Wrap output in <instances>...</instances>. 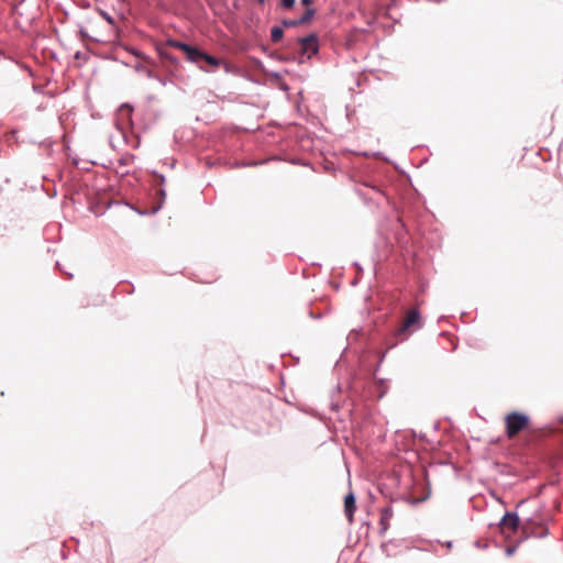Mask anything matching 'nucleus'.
<instances>
[{
	"label": "nucleus",
	"instance_id": "obj_1",
	"mask_svg": "<svg viewBox=\"0 0 563 563\" xmlns=\"http://www.w3.org/2000/svg\"><path fill=\"white\" fill-rule=\"evenodd\" d=\"M386 356V352L380 353L378 363L369 375H362L356 368H347L346 389L353 400H364L366 398L382 399L387 393L386 379L375 377L380 364Z\"/></svg>",
	"mask_w": 563,
	"mask_h": 563
},
{
	"label": "nucleus",
	"instance_id": "obj_2",
	"mask_svg": "<svg viewBox=\"0 0 563 563\" xmlns=\"http://www.w3.org/2000/svg\"><path fill=\"white\" fill-rule=\"evenodd\" d=\"M508 518L509 529L514 532L520 531V541L527 540L531 537L545 538L549 534L548 520L545 517H529L521 521L517 511H505Z\"/></svg>",
	"mask_w": 563,
	"mask_h": 563
},
{
	"label": "nucleus",
	"instance_id": "obj_3",
	"mask_svg": "<svg viewBox=\"0 0 563 563\" xmlns=\"http://www.w3.org/2000/svg\"><path fill=\"white\" fill-rule=\"evenodd\" d=\"M286 47L288 49L294 51V54L287 56H280V60H295L298 57H303L308 55L310 58L311 55H314L319 52V37L317 33H309L306 36L297 37L295 41H288L286 43Z\"/></svg>",
	"mask_w": 563,
	"mask_h": 563
},
{
	"label": "nucleus",
	"instance_id": "obj_4",
	"mask_svg": "<svg viewBox=\"0 0 563 563\" xmlns=\"http://www.w3.org/2000/svg\"><path fill=\"white\" fill-rule=\"evenodd\" d=\"M417 297L418 295H415L417 306L407 313L405 321L393 331L395 338L405 340L410 333L422 328L423 321L419 310L421 302L418 301Z\"/></svg>",
	"mask_w": 563,
	"mask_h": 563
},
{
	"label": "nucleus",
	"instance_id": "obj_5",
	"mask_svg": "<svg viewBox=\"0 0 563 563\" xmlns=\"http://www.w3.org/2000/svg\"><path fill=\"white\" fill-rule=\"evenodd\" d=\"M153 175H154V181H153V186L156 187V196H157V201L152 203L151 207L148 208H136V207H131L135 212H137L141 216H153L155 213H157L164 202H165V199H166V190L164 188V184H165V176L163 174H159L157 172H153Z\"/></svg>",
	"mask_w": 563,
	"mask_h": 563
},
{
	"label": "nucleus",
	"instance_id": "obj_6",
	"mask_svg": "<svg viewBox=\"0 0 563 563\" xmlns=\"http://www.w3.org/2000/svg\"><path fill=\"white\" fill-rule=\"evenodd\" d=\"M530 426L529 415L520 411H511L505 417V432L508 438L516 437Z\"/></svg>",
	"mask_w": 563,
	"mask_h": 563
},
{
	"label": "nucleus",
	"instance_id": "obj_7",
	"mask_svg": "<svg viewBox=\"0 0 563 563\" xmlns=\"http://www.w3.org/2000/svg\"><path fill=\"white\" fill-rule=\"evenodd\" d=\"M541 435L554 439L556 444L563 450V426L548 424L541 430Z\"/></svg>",
	"mask_w": 563,
	"mask_h": 563
},
{
	"label": "nucleus",
	"instance_id": "obj_8",
	"mask_svg": "<svg viewBox=\"0 0 563 563\" xmlns=\"http://www.w3.org/2000/svg\"><path fill=\"white\" fill-rule=\"evenodd\" d=\"M356 510V497L353 492H350L344 497V514L350 522H352L354 512Z\"/></svg>",
	"mask_w": 563,
	"mask_h": 563
},
{
	"label": "nucleus",
	"instance_id": "obj_9",
	"mask_svg": "<svg viewBox=\"0 0 563 563\" xmlns=\"http://www.w3.org/2000/svg\"><path fill=\"white\" fill-rule=\"evenodd\" d=\"M205 49L199 46L188 45V48L185 51V56L188 62L199 64L202 62V56H205Z\"/></svg>",
	"mask_w": 563,
	"mask_h": 563
},
{
	"label": "nucleus",
	"instance_id": "obj_10",
	"mask_svg": "<svg viewBox=\"0 0 563 563\" xmlns=\"http://www.w3.org/2000/svg\"><path fill=\"white\" fill-rule=\"evenodd\" d=\"M393 517V508L386 506L382 509L379 519V536L383 537L389 528V519Z\"/></svg>",
	"mask_w": 563,
	"mask_h": 563
},
{
	"label": "nucleus",
	"instance_id": "obj_11",
	"mask_svg": "<svg viewBox=\"0 0 563 563\" xmlns=\"http://www.w3.org/2000/svg\"><path fill=\"white\" fill-rule=\"evenodd\" d=\"M158 55L163 62H167L172 65L176 66L179 63L178 58L164 47L158 48Z\"/></svg>",
	"mask_w": 563,
	"mask_h": 563
},
{
	"label": "nucleus",
	"instance_id": "obj_12",
	"mask_svg": "<svg viewBox=\"0 0 563 563\" xmlns=\"http://www.w3.org/2000/svg\"><path fill=\"white\" fill-rule=\"evenodd\" d=\"M317 10L313 7L306 8L303 14L298 18V22L300 25H306L311 22L314 18Z\"/></svg>",
	"mask_w": 563,
	"mask_h": 563
},
{
	"label": "nucleus",
	"instance_id": "obj_13",
	"mask_svg": "<svg viewBox=\"0 0 563 563\" xmlns=\"http://www.w3.org/2000/svg\"><path fill=\"white\" fill-rule=\"evenodd\" d=\"M284 29L282 25H274L271 29V40L273 43H278L284 38Z\"/></svg>",
	"mask_w": 563,
	"mask_h": 563
},
{
	"label": "nucleus",
	"instance_id": "obj_14",
	"mask_svg": "<svg viewBox=\"0 0 563 563\" xmlns=\"http://www.w3.org/2000/svg\"><path fill=\"white\" fill-rule=\"evenodd\" d=\"M166 45L169 46V47H175V48H178L180 49L183 53H185V51L188 48V43L186 42H183V41H179V40H176V38H168L166 41Z\"/></svg>",
	"mask_w": 563,
	"mask_h": 563
},
{
	"label": "nucleus",
	"instance_id": "obj_15",
	"mask_svg": "<svg viewBox=\"0 0 563 563\" xmlns=\"http://www.w3.org/2000/svg\"><path fill=\"white\" fill-rule=\"evenodd\" d=\"M202 62L207 63L208 65H210L212 67H219L223 64L220 58L212 56V55L208 54L207 52H205V56H202Z\"/></svg>",
	"mask_w": 563,
	"mask_h": 563
},
{
	"label": "nucleus",
	"instance_id": "obj_16",
	"mask_svg": "<svg viewBox=\"0 0 563 563\" xmlns=\"http://www.w3.org/2000/svg\"><path fill=\"white\" fill-rule=\"evenodd\" d=\"M137 71H145L148 78H155L157 79L162 85H166V80L154 74V71L150 68H146L145 66H136Z\"/></svg>",
	"mask_w": 563,
	"mask_h": 563
},
{
	"label": "nucleus",
	"instance_id": "obj_17",
	"mask_svg": "<svg viewBox=\"0 0 563 563\" xmlns=\"http://www.w3.org/2000/svg\"><path fill=\"white\" fill-rule=\"evenodd\" d=\"M363 332L362 329H353L350 331V333L346 336L347 344H352L353 342L357 341L360 336H362Z\"/></svg>",
	"mask_w": 563,
	"mask_h": 563
},
{
	"label": "nucleus",
	"instance_id": "obj_18",
	"mask_svg": "<svg viewBox=\"0 0 563 563\" xmlns=\"http://www.w3.org/2000/svg\"><path fill=\"white\" fill-rule=\"evenodd\" d=\"M341 391H342V386H341V384H338L336 387H335V390H333L332 394H331V408H332V410H339V408H340V405L334 399V397H335V394H340Z\"/></svg>",
	"mask_w": 563,
	"mask_h": 563
},
{
	"label": "nucleus",
	"instance_id": "obj_19",
	"mask_svg": "<svg viewBox=\"0 0 563 563\" xmlns=\"http://www.w3.org/2000/svg\"><path fill=\"white\" fill-rule=\"evenodd\" d=\"M280 24L284 27H297L299 26V22H298V19H283L280 21Z\"/></svg>",
	"mask_w": 563,
	"mask_h": 563
},
{
	"label": "nucleus",
	"instance_id": "obj_20",
	"mask_svg": "<svg viewBox=\"0 0 563 563\" xmlns=\"http://www.w3.org/2000/svg\"><path fill=\"white\" fill-rule=\"evenodd\" d=\"M78 34H79V36H80V38H81L82 41H87V40H89V41L99 42V40H98V38L90 36V35L87 33L86 29H84V27H80V29H79Z\"/></svg>",
	"mask_w": 563,
	"mask_h": 563
},
{
	"label": "nucleus",
	"instance_id": "obj_21",
	"mask_svg": "<svg viewBox=\"0 0 563 563\" xmlns=\"http://www.w3.org/2000/svg\"><path fill=\"white\" fill-rule=\"evenodd\" d=\"M296 4V0H279V7L284 10L292 9Z\"/></svg>",
	"mask_w": 563,
	"mask_h": 563
},
{
	"label": "nucleus",
	"instance_id": "obj_22",
	"mask_svg": "<svg viewBox=\"0 0 563 563\" xmlns=\"http://www.w3.org/2000/svg\"><path fill=\"white\" fill-rule=\"evenodd\" d=\"M496 526L504 531L505 528H509L508 518H506V514L500 518V520L496 523Z\"/></svg>",
	"mask_w": 563,
	"mask_h": 563
},
{
	"label": "nucleus",
	"instance_id": "obj_23",
	"mask_svg": "<svg viewBox=\"0 0 563 563\" xmlns=\"http://www.w3.org/2000/svg\"><path fill=\"white\" fill-rule=\"evenodd\" d=\"M74 58L76 60H80L82 63H86L88 59H89V56L84 53V52H80V51H77L75 54H74Z\"/></svg>",
	"mask_w": 563,
	"mask_h": 563
},
{
	"label": "nucleus",
	"instance_id": "obj_24",
	"mask_svg": "<svg viewBox=\"0 0 563 563\" xmlns=\"http://www.w3.org/2000/svg\"><path fill=\"white\" fill-rule=\"evenodd\" d=\"M394 544V541L393 540H389L387 542H384L382 543L380 545V549L384 553H386L387 556H390L391 554L389 553V547Z\"/></svg>",
	"mask_w": 563,
	"mask_h": 563
},
{
	"label": "nucleus",
	"instance_id": "obj_25",
	"mask_svg": "<svg viewBox=\"0 0 563 563\" xmlns=\"http://www.w3.org/2000/svg\"><path fill=\"white\" fill-rule=\"evenodd\" d=\"M323 316L322 312L320 311H316L313 308H310L309 309V317L312 318V319H316V320H319L321 319Z\"/></svg>",
	"mask_w": 563,
	"mask_h": 563
},
{
	"label": "nucleus",
	"instance_id": "obj_26",
	"mask_svg": "<svg viewBox=\"0 0 563 563\" xmlns=\"http://www.w3.org/2000/svg\"><path fill=\"white\" fill-rule=\"evenodd\" d=\"M133 158H134L133 155H128V156L121 157L119 159V164L123 165V166H126V165H129L133 161Z\"/></svg>",
	"mask_w": 563,
	"mask_h": 563
},
{
	"label": "nucleus",
	"instance_id": "obj_27",
	"mask_svg": "<svg viewBox=\"0 0 563 563\" xmlns=\"http://www.w3.org/2000/svg\"><path fill=\"white\" fill-rule=\"evenodd\" d=\"M261 162H240L236 164L239 167L257 166Z\"/></svg>",
	"mask_w": 563,
	"mask_h": 563
},
{
	"label": "nucleus",
	"instance_id": "obj_28",
	"mask_svg": "<svg viewBox=\"0 0 563 563\" xmlns=\"http://www.w3.org/2000/svg\"><path fill=\"white\" fill-rule=\"evenodd\" d=\"M517 548H518V544L507 547L505 550L506 555L511 556L516 552Z\"/></svg>",
	"mask_w": 563,
	"mask_h": 563
},
{
	"label": "nucleus",
	"instance_id": "obj_29",
	"mask_svg": "<svg viewBox=\"0 0 563 563\" xmlns=\"http://www.w3.org/2000/svg\"><path fill=\"white\" fill-rule=\"evenodd\" d=\"M364 185H365L366 187L372 188V189H373V190H375L376 192H378V194H380V195L385 196V192H384L379 187H377V186H375V185H372V184H369V183H365Z\"/></svg>",
	"mask_w": 563,
	"mask_h": 563
},
{
	"label": "nucleus",
	"instance_id": "obj_30",
	"mask_svg": "<svg viewBox=\"0 0 563 563\" xmlns=\"http://www.w3.org/2000/svg\"><path fill=\"white\" fill-rule=\"evenodd\" d=\"M121 109L122 110H126L128 114L131 115L132 111H133V107L130 104V103H123L121 106Z\"/></svg>",
	"mask_w": 563,
	"mask_h": 563
},
{
	"label": "nucleus",
	"instance_id": "obj_31",
	"mask_svg": "<svg viewBox=\"0 0 563 563\" xmlns=\"http://www.w3.org/2000/svg\"><path fill=\"white\" fill-rule=\"evenodd\" d=\"M102 15H103V18L106 19V21H107V22H109V23H111V24H113V23H114L113 18H112L109 13H107V12H102Z\"/></svg>",
	"mask_w": 563,
	"mask_h": 563
},
{
	"label": "nucleus",
	"instance_id": "obj_32",
	"mask_svg": "<svg viewBox=\"0 0 563 563\" xmlns=\"http://www.w3.org/2000/svg\"><path fill=\"white\" fill-rule=\"evenodd\" d=\"M474 545H475L476 548H478V549H486V548L488 547L486 543H485V544H483L479 540H476V541L474 542Z\"/></svg>",
	"mask_w": 563,
	"mask_h": 563
},
{
	"label": "nucleus",
	"instance_id": "obj_33",
	"mask_svg": "<svg viewBox=\"0 0 563 563\" xmlns=\"http://www.w3.org/2000/svg\"><path fill=\"white\" fill-rule=\"evenodd\" d=\"M301 4L306 8L311 7L313 0H300Z\"/></svg>",
	"mask_w": 563,
	"mask_h": 563
},
{
	"label": "nucleus",
	"instance_id": "obj_34",
	"mask_svg": "<svg viewBox=\"0 0 563 563\" xmlns=\"http://www.w3.org/2000/svg\"><path fill=\"white\" fill-rule=\"evenodd\" d=\"M426 291V284L423 282H420V285H419V292L422 294Z\"/></svg>",
	"mask_w": 563,
	"mask_h": 563
},
{
	"label": "nucleus",
	"instance_id": "obj_35",
	"mask_svg": "<svg viewBox=\"0 0 563 563\" xmlns=\"http://www.w3.org/2000/svg\"><path fill=\"white\" fill-rule=\"evenodd\" d=\"M353 265H354L355 269H357L358 273L363 272L362 266L357 262H355Z\"/></svg>",
	"mask_w": 563,
	"mask_h": 563
},
{
	"label": "nucleus",
	"instance_id": "obj_36",
	"mask_svg": "<svg viewBox=\"0 0 563 563\" xmlns=\"http://www.w3.org/2000/svg\"><path fill=\"white\" fill-rule=\"evenodd\" d=\"M47 195H48L51 198L55 197V196L57 195L56 189H55V188H53V190H49V192H47Z\"/></svg>",
	"mask_w": 563,
	"mask_h": 563
},
{
	"label": "nucleus",
	"instance_id": "obj_37",
	"mask_svg": "<svg viewBox=\"0 0 563 563\" xmlns=\"http://www.w3.org/2000/svg\"><path fill=\"white\" fill-rule=\"evenodd\" d=\"M47 195H48L51 198L55 197V196L57 195L56 189H55V188H53V190H49V192H47Z\"/></svg>",
	"mask_w": 563,
	"mask_h": 563
},
{
	"label": "nucleus",
	"instance_id": "obj_38",
	"mask_svg": "<svg viewBox=\"0 0 563 563\" xmlns=\"http://www.w3.org/2000/svg\"><path fill=\"white\" fill-rule=\"evenodd\" d=\"M225 73H229L231 69V66L229 64H223Z\"/></svg>",
	"mask_w": 563,
	"mask_h": 563
},
{
	"label": "nucleus",
	"instance_id": "obj_39",
	"mask_svg": "<svg viewBox=\"0 0 563 563\" xmlns=\"http://www.w3.org/2000/svg\"><path fill=\"white\" fill-rule=\"evenodd\" d=\"M445 545H446L448 548H452L453 542H452V541H446V542H445Z\"/></svg>",
	"mask_w": 563,
	"mask_h": 563
},
{
	"label": "nucleus",
	"instance_id": "obj_40",
	"mask_svg": "<svg viewBox=\"0 0 563 563\" xmlns=\"http://www.w3.org/2000/svg\"><path fill=\"white\" fill-rule=\"evenodd\" d=\"M374 155H375V156H379V157H380V156H382V153H380V152H376V153H374Z\"/></svg>",
	"mask_w": 563,
	"mask_h": 563
},
{
	"label": "nucleus",
	"instance_id": "obj_41",
	"mask_svg": "<svg viewBox=\"0 0 563 563\" xmlns=\"http://www.w3.org/2000/svg\"><path fill=\"white\" fill-rule=\"evenodd\" d=\"M424 500H426V498L420 499V501H424ZM417 503H419V500L413 501V504H417Z\"/></svg>",
	"mask_w": 563,
	"mask_h": 563
},
{
	"label": "nucleus",
	"instance_id": "obj_42",
	"mask_svg": "<svg viewBox=\"0 0 563 563\" xmlns=\"http://www.w3.org/2000/svg\"><path fill=\"white\" fill-rule=\"evenodd\" d=\"M266 0H257L258 3H265Z\"/></svg>",
	"mask_w": 563,
	"mask_h": 563
},
{
	"label": "nucleus",
	"instance_id": "obj_43",
	"mask_svg": "<svg viewBox=\"0 0 563 563\" xmlns=\"http://www.w3.org/2000/svg\"><path fill=\"white\" fill-rule=\"evenodd\" d=\"M525 503V500H520V503L517 505V507L521 506Z\"/></svg>",
	"mask_w": 563,
	"mask_h": 563
}]
</instances>
